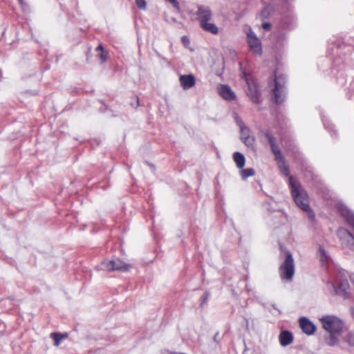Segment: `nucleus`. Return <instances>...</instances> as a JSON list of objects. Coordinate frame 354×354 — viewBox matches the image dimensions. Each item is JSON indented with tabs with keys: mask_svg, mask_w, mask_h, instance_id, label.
Wrapping results in <instances>:
<instances>
[{
	"mask_svg": "<svg viewBox=\"0 0 354 354\" xmlns=\"http://www.w3.org/2000/svg\"><path fill=\"white\" fill-rule=\"evenodd\" d=\"M289 185L291 189V194L295 203L301 209L308 212L309 217L312 219L315 218V214L309 205V200L306 191L301 187L299 183H297L294 178L289 177Z\"/></svg>",
	"mask_w": 354,
	"mask_h": 354,
	"instance_id": "f257e3e1",
	"label": "nucleus"
},
{
	"mask_svg": "<svg viewBox=\"0 0 354 354\" xmlns=\"http://www.w3.org/2000/svg\"><path fill=\"white\" fill-rule=\"evenodd\" d=\"M326 287L329 292L346 299L350 294V285L344 274L339 273L335 277V283L328 281Z\"/></svg>",
	"mask_w": 354,
	"mask_h": 354,
	"instance_id": "f03ea898",
	"label": "nucleus"
},
{
	"mask_svg": "<svg viewBox=\"0 0 354 354\" xmlns=\"http://www.w3.org/2000/svg\"><path fill=\"white\" fill-rule=\"evenodd\" d=\"M323 328L328 333H337L341 334L343 332L344 324L337 317L326 315L320 319Z\"/></svg>",
	"mask_w": 354,
	"mask_h": 354,
	"instance_id": "7ed1b4c3",
	"label": "nucleus"
},
{
	"mask_svg": "<svg viewBox=\"0 0 354 354\" xmlns=\"http://www.w3.org/2000/svg\"><path fill=\"white\" fill-rule=\"evenodd\" d=\"M280 276L282 279L291 280L295 273V263L292 254L286 252V259L279 267Z\"/></svg>",
	"mask_w": 354,
	"mask_h": 354,
	"instance_id": "20e7f679",
	"label": "nucleus"
},
{
	"mask_svg": "<svg viewBox=\"0 0 354 354\" xmlns=\"http://www.w3.org/2000/svg\"><path fill=\"white\" fill-rule=\"evenodd\" d=\"M131 268V266L122 261L119 259L112 260H104L102 261L99 266L100 270H109V271H129Z\"/></svg>",
	"mask_w": 354,
	"mask_h": 354,
	"instance_id": "39448f33",
	"label": "nucleus"
},
{
	"mask_svg": "<svg viewBox=\"0 0 354 354\" xmlns=\"http://www.w3.org/2000/svg\"><path fill=\"white\" fill-rule=\"evenodd\" d=\"M197 8L196 15L200 25L209 21L212 19V13L209 7L199 5Z\"/></svg>",
	"mask_w": 354,
	"mask_h": 354,
	"instance_id": "423d86ee",
	"label": "nucleus"
},
{
	"mask_svg": "<svg viewBox=\"0 0 354 354\" xmlns=\"http://www.w3.org/2000/svg\"><path fill=\"white\" fill-rule=\"evenodd\" d=\"M245 78L248 85L247 95L254 103H259L261 102V93L259 87L255 84H250L247 77Z\"/></svg>",
	"mask_w": 354,
	"mask_h": 354,
	"instance_id": "0eeeda50",
	"label": "nucleus"
},
{
	"mask_svg": "<svg viewBox=\"0 0 354 354\" xmlns=\"http://www.w3.org/2000/svg\"><path fill=\"white\" fill-rule=\"evenodd\" d=\"M299 325L302 331L308 335H313L316 330V326L306 317L299 319Z\"/></svg>",
	"mask_w": 354,
	"mask_h": 354,
	"instance_id": "6e6552de",
	"label": "nucleus"
},
{
	"mask_svg": "<svg viewBox=\"0 0 354 354\" xmlns=\"http://www.w3.org/2000/svg\"><path fill=\"white\" fill-rule=\"evenodd\" d=\"M241 140L249 147H252L255 142L254 137L251 135V130L248 127L241 130Z\"/></svg>",
	"mask_w": 354,
	"mask_h": 354,
	"instance_id": "1a4fd4ad",
	"label": "nucleus"
},
{
	"mask_svg": "<svg viewBox=\"0 0 354 354\" xmlns=\"http://www.w3.org/2000/svg\"><path fill=\"white\" fill-rule=\"evenodd\" d=\"M218 93L223 99L228 101L234 100L236 98L234 91L226 84L220 85L218 87Z\"/></svg>",
	"mask_w": 354,
	"mask_h": 354,
	"instance_id": "9d476101",
	"label": "nucleus"
},
{
	"mask_svg": "<svg viewBox=\"0 0 354 354\" xmlns=\"http://www.w3.org/2000/svg\"><path fill=\"white\" fill-rule=\"evenodd\" d=\"M339 212L346 219L347 223L354 230V214L349 209L344 206L339 207Z\"/></svg>",
	"mask_w": 354,
	"mask_h": 354,
	"instance_id": "9b49d317",
	"label": "nucleus"
},
{
	"mask_svg": "<svg viewBox=\"0 0 354 354\" xmlns=\"http://www.w3.org/2000/svg\"><path fill=\"white\" fill-rule=\"evenodd\" d=\"M180 82L184 89H189L194 86L196 81L193 75H184L180 77Z\"/></svg>",
	"mask_w": 354,
	"mask_h": 354,
	"instance_id": "f8f14e48",
	"label": "nucleus"
},
{
	"mask_svg": "<svg viewBox=\"0 0 354 354\" xmlns=\"http://www.w3.org/2000/svg\"><path fill=\"white\" fill-rule=\"evenodd\" d=\"M279 340L282 346H286L293 342V335L288 330H283L279 335Z\"/></svg>",
	"mask_w": 354,
	"mask_h": 354,
	"instance_id": "ddd939ff",
	"label": "nucleus"
},
{
	"mask_svg": "<svg viewBox=\"0 0 354 354\" xmlns=\"http://www.w3.org/2000/svg\"><path fill=\"white\" fill-rule=\"evenodd\" d=\"M274 100L276 104H281L286 99V88H274L272 90Z\"/></svg>",
	"mask_w": 354,
	"mask_h": 354,
	"instance_id": "4468645a",
	"label": "nucleus"
},
{
	"mask_svg": "<svg viewBox=\"0 0 354 354\" xmlns=\"http://www.w3.org/2000/svg\"><path fill=\"white\" fill-rule=\"evenodd\" d=\"M340 236L346 237V245L352 250H354V236L347 230H342L339 231Z\"/></svg>",
	"mask_w": 354,
	"mask_h": 354,
	"instance_id": "2eb2a0df",
	"label": "nucleus"
},
{
	"mask_svg": "<svg viewBox=\"0 0 354 354\" xmlns=\"http://www.w3.org/2000/svg\"><path fill=\"white\" fill-rule=\"evenodd\" d=\"M248 44L251 50L256 54H259L261 52V46L259 39L257 37H252L248 41Z\"/></svg>",
	"mask_w": 354,
	"mask_h": 354,
	"instance_id": "dca6fc26",
	"label": "nucleus"
},
{
	"mask_svg": "<svg viewBox=\"0 0 354 354\" xmlns=\"http://www.w3.org/2000/svg\"><path fill=\"white\" fill-rule=\"evenodd\" d=\"M200 26L203 30L212 34L216 35L218 32V29L214 24L209 23L207 21L203 23Z\"/></svg>",
	"mask_w": 354,
	"mask_h": 354,
	"instance_id": "f3484780",
	"label": "nucleus"
},
{
	"mask_svg": "<svg viewBox=\"0 0 354 354\" xmlns=\"http://www.w3.org/2000/svg\"><path fill=\"white\" fill-rule=\"evenodd\" d=\"M233 159L238 168L241 169L244 167L245 158L243 154L240 152H234L233 154Z\"/></svg>",
	"mask_w": 354,
	"mask_h": 354,
	"instance_id": "a211bd4d",
	"label": "nucleus"
},
{
	"mask_svg": "<svg viewBox=\"0 0 354 354\" xmlns=\"http://www.w3.org/2000/svg\"><path fill=\"white\" fill-rule=\"evenodd\" d=\"M337 333H329L328 337L325 338L326 343L330 346L336 345L338 342Z\"/></svg>",
	"mask_w": 354,
	"mask_h": 354,
	"instance_id": "6ab92c4d",
	"label": "nucleus"
},
{
	"mask_svg": "<svg viewBox=\"0 0 354 354\" xmlns=\"http://www.w3.org/2000/svg\"><path fill=\"white\" fill-rule=\"evenodd\" d=\"M286 77L284 75H275L274 77V88H286Z\"/></svg>",
	"mask_w": 354,
	"mask_h": 354,
	"instance_id": "aec40b11",
	"label": "nucleus"
},
{
	"mask_svg": "<svg viewBox=\"0 0 354 354\" xmlns=\"http://www.w3.org/2000/svg\"><path fill=\"white\" fill-rule=\"evenodd\" d=\"M50 337L54 340V344L56 346H58L61 342L67 337V334H61L59 333H53L50 334Z\"/></svg>",
	"mask_w": 354,
	"mask_h": 354,
	"instance_id": "412c9836",
	"label": "nucleus"
},
{
	"mask_svg": "<svg viewBox=\"0 0 354 354\" xmlns=\"http://www.w3.org/2000/svg\"><path fill=\"white\" fill-rule=\"evenodd\" d=\"M255 174L254 169L252 168H247L242 169L241 175L243 179H246L248 177L254 176Z\"/></svg>",
	"mask_w": 354,
	"mask_h": 354,
	"instance_id": "4be33fe9",
	"label": "nucleus"
},
{
	"mask_svg": "<svg viewBox=\"0 0 354 354\" xmlns=\"http://www.w3.org/2000/svg\"><path fill=\"white\" fill-rule=\"evenodd\" d=\"M264 135L267 138L270 147L277 145L276 138L270 131H267L266 132H265Z\"/></svg>",
	"mask_w": 354,
	"mask_h": 354,
	"instance_id": "5701e85b",
	"label": "nucleus"
},
{
	"mask_svg": "<svg viewBox=\"0 0 354 354\" xmlns=\"http://www.w3.org/2000/svg\"><path fill=\"white\" fill-rule=\"evenodd\" d=\"M279 168L281 173L286 176H288L290 174V171L288 167L285 163H281L279 165Z\"/></svg>",
	"mask_w": 354,
	"mask_h": 354,
	"instance_id": "b1692460",
	"label": "nucleus"
},
{
	"mask_svg": "<svg viewBox=\"0 0 354 354\" xmlns=\"http://www.w3.org/2000/svg\"><path fill=\"white\" fill-rule=\"evenodd\" d=\"M345 341L351 346H354V335L353 333H348L346 337Z\"/></svg>",
	"mask_w": 354,
	"mask_h": 354,
	"instance_id": "393cba45",
	"label": "nucleus"
},
{
	"mask_svg": "<svg viewBox=\"0 0 354 354\" xmlns=\"http://www.w3.org/2000/svg\"><path fill=\"white\" fill-rule=\"evenodd\" d=\"M137 7L140 10H145L147 3L145 0H136Z\"/></svg>",
	"mask_w": 354,
	"mask_h": 354,
	"instance_id": "a878e982",
	"label": "nucleus"
},
{
	"mask_svg": "<svg viewBox=\"0 0 354 354\" xmlns=\"http://www.w3.org/2000/svg\"><path fill=\"white\" fill-rule=\"evenodd\" d=\"M274 156H275V160L278 162L279 165L286 162V160H285L284 157L283 156V155L281 154V152H280L279 155H274Z\"/></svg>",
	"mask_w": 354,
	"mask_h": 354,
	"instance_id": "bb28decb",
	"label": "nucleus"
},
{
	"mask_svg": "<svg viewBox=\"0 0 354 354\" xmlns=\"http://www.w3.org/2000/svg\"><path fill=\"white\" fill-rule=\"evenodd\" d=\"M100 59L102 62H105L107 59L108 53L106 50H102L99 55Z\"/></svg>",
	"mask_w": 354,
	"mask_h": 354,
	"instance_id": "cd10ccee",
	"label": "nucleus"
},
{
	"mask_svg": "<svg viewBox=\"0 0 354 354\" xmlns=\"http://www.w3.org/2000/svg\"><path fill=\"white\" fill-rule=\"evenodd\" d=\"M236 121L237 125L240 127V130L247 127L245 125V124L243 122V120L241 118H239V117L236 118Z\"/></svg>",
	"mask_w": 354,
	"mask_h": 354,
	"instance_id": "c85d7f7f",
	"label": "nucleus"
},
{
	"mask_svg": "<svg viewBox=\"0 0 354 354\" xmlns=\"http://www.w3.org/2000/svg\"><path fill=\"white\" fill-rule=\"evenodd\" d=\"M270 148L274 155H279L281 152V150L277 145L270 147Z\"/></svg>",
	"mask_w": 354,
	"mask_h": 354,
	"instance_id": "c756f323",
	"label": "nucleus"
},
{
	"mask_svg": "<svg viewBox=\"0 0 354 354\" xmlns=\"http://www.w3.org/2000/svg\"><path fill=\"white\" fill-rule=\"evenodd\" d=\"M209 297V292H205L204 295L202 296V302L201 304V306H203L207 301Z\"/></svg>",
	"mask_w": 354,
	"mask_h": 354,
	"instance_id": "7c9ffc66",
	"label": "nucleus"
},
{
	"mask_svg": "<svg viewBox=\"0 0 354 354\" xmlns=\"http://www.w3.org/2000/svg\"><path fill=\"white\" fill-rule=\"evenodd\" d=\"M214 341L216 343H219L222 339V337L220 336L219 333L216 332V334L214 336Z\"/></svg>",
	"mask_w": 354,
	"mask_h": 354,
	"instance_id": "2f4dec72",
	"label": "nucleus"
},
{
	"mask_svg": "<svg viewBox=\"0 0 354 354\" xmlns=\"http://www.w3.org/2000/svg\"><path fill=\"white\" fill-rule=\"evenodd\" d=\"M271 24L270 23H264L263 24V28L266 30H270L271 29Z\"/></svg>",
	"mask_w": 354,
	"mask_h": 354,
	"instance_id": "473e14b6",
	"label": "nucleus"
},
{
	"mask_svg": "<svg viewBox=\"0 0 354 354\" xmlns=\"http://www.w3.org/2000/svg\"><path fill=\"white\" fill-rule=\"evenodd\" d=\"M324 124L326 129H327L329 132H331L332 131H333V127L332 124H326V122H324Z\"/></svg>",
	"mask_w": 354,
	"mask_h": 354,
	"instance_id": "72a5a7b5",
	"label": "nucleus"
},
{
	"mask_svg": "<svg viewBox=\"0 0 354 354\" xmlns=\"http://www.w3.org/2000/svg\"><path fill=\"white\" fill-rule=\"evenodd\" d=\"M256 37L254 32L250 30V32L248 33V41L250 40V39L252 37Z\"/></svg>",
	"mask_w": 354,
	"mask_h": 354,
	"instance_id": "f704fd0d",
	"label": "nucleus"
},
{
	"mask_svg": "<svg viewBox=\"0 0 354 354\" xmlns=\"http://www.w3.org/2000/svg\"><path fill=\"white\" fill-rule=\"evenodd\" d=\"M131 106L134 108H137L139 106V99L138 97H136V103H131Z\"/></svg>",
	"mask_w": 354,
	"mask_h": 354,
	"instance_id": "c9c22d12",
	"label": "nucleus"
},
{
	"mask_svg": "<svg viewBox=\"0 0 354 354\" xmlns=\"http://www.w3.org/2000/svg\"><path fill=\"white\" fill-rule=\"evenodd\" d=\"M174 7L178 6V2L176 0H168Z\"/></svg>",
	"mask_w": 354,
	"mask_h": 354,
	"instance_id": "e433bc0d",
	"label": "nucleus"
},
{
	"mask_svg": "<svg viewBox=\"0 0 354 354\" xmlns=\"http://www.w3.org/2000/svg\"><path fill=\"white\" fill-rule=\"evenodd\" d=\"M181 39L184 44L189 43V39L186 36H183Z\"/></svg>",
	"mask_w": 354,
	"mask_h": 354,
	"instance_id": "4c0bfd02",
	"label": "nucleus"
},
{
	"mask_svg": "<svg viewBox=\"0 0 354 354\" xmlns=\"http://www.w3.org/2000/svg\"><path fill=\"white\" fill-rule=\"evenodd\" d=\"M95 50H96V51L100 50L101 52H102V50H105L104 49V47L102 46V44H100V45L96 48V49H95Z\"/></svg>",
	"mask_w": 354,
	"mask_h": 354,
	"instance_id": "58836bf2",
	"label": "nucleus"
},
{
	"mask_svg": "<svg viewBox=\"0 0 354 354\" xmlns=\"http://www.w3.org/2000/svg\"><path fill=\"white\" fill-rule=\"evenodd\" d=\"M320 253L322 254V255H325V251L323 250V249H320Z\"/></svg>",
	"mask_w": 354,
	"mask_h": 354,
	"instance_id": "ea45409f",
	"label": "nucleus"
},
{
	"mask_svg": "<svg viewBox=\"0 0 354 354\" xmlns=\"http://www.w3.org/2000/svg\"><path fill=\"white\" fill-rule=\"evenodd\" d=\"M283 1H285L286 3H289L290 1H292V0H283Z\"/></svg>",
	"mask_w": 354,
	"mask_h": 354,
	"instance_id": "a19ab883",
	"label": "nucleus"
},
{
	"mask_svg": "<svg viewBox=\"0 0 354 354\" xmlns=\"http://www.w3.org/2000/svg\"><path fill=\"white\" fill-rule=\"evenodd\" d=\"M272 307L275 309L277 308V306H274V305H272Z\"/></svg>",
	"mask_w": 354,
	"mask_h": 354,
	"instance_id": "79ce46f5",
	"label": "nucleus"
},
{
	"mask_svg": "<svg viewBox=\"0 0 354 354\" xmlns=\"http://www.w3.org/2000/svg\"><path fill=\"white\" fill-rule=\"evenodd\" d=\"M272 307L275 309L277 308V306H274V305H272Z\"/></svg>",
	"mask_w": 354,
	"mask_h": 354,
	"instance_id": "37998d69",
	"label": "nucleus"
},
{
	"mask_svg": "<svg viewBox=\"0 0 354 354\" xmlns=\"http://www.w3.org/2000/svg\"><path fill=\"white\" fill-rule=\"evenodd\" d=\"M1 301V299H0V301Z\"/></svg>",
	"mask_w": 354,
	"mask_h": 354,
	"instance_id": "c03bdc74",
	"label": "nucleus"
}]
</instances>
